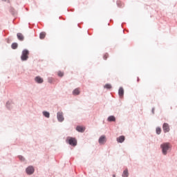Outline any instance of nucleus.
Listing matches in <instances>:
<instances>
[{"instance_id": "f257e3e1", "label": "nucleus", "mask_w": 177, "mask_h": 177, "mask_svg": "<svg viewBox=\"0 0 177 177\" xmlns=\"http://www.w3.org/2000/svg\"><path fill=\"white\" fill-rule=\"evenodd\" d=\"M160 149L162 154L163 156H167V154H168V151L171 150V144L169 142H163L160 145Z\"/></svg>"}, {"instance_id": "f03ea898", "label": "nucleus", "mask_w": 177, "mask_h": 177, "mask_svg": "<svg viewBox=\"0 0 177 177\" xmlns=\"http://www.w3.org/2000/svg\"><path fill=\"white\" fill-rule=\"evenodd\" d=\"M28 55H30V52L28 51V50H24L21 55V60H22V62H26V60H28Z\"/></svg>"}, {"instance_id": "7ed1b4c3", "label": "nucleus", "mask_w": 177, "mask_h": 177, "mask_svg": "<svg viewBox=\"0 0 177 177\" xmlns=\"http://www.w3.org/2000/svg\"><path fill=\"white\" fill-rule=\"evenodd\" d=\"M35 171V169H34V167H32V166H28L26 169V172L28 175H32V174H34Z\"/></svg>"}, {"instance_id": "20e7f679", "label": "nucleus", "mask_w": 177, "mask_h": 177, "mask_svg": "<svg viewBox=\"0 0 177 177\" xmlns=\"http://www.w3.org/2000/svg\"><path fill=\"white\" fill-rule=\"evenodd\" d=\"M57 118L59 122H63V121H64V116H63V112L62 111L57 112Z\"/></svg>"}, {"instance_id": "39448f33", "label": "nucleus", "mask_w": 177, "mask_h": 177, "mask_svg": "<svg viewBox=\"0 0 177 177\" xmlns=\"http://www.w3.org/2000/svg\"><path fill=\"white\" fill-rule=\"evenodd\" d=\"M67 140L71 146H77V140L73 138H68Z\"/></svg>"}, {"instance_id": "423d86ee", "label": "nucleus", "mask_w": 177, "mask_h": 177, "mask_svg": "<svg viewBox=\"0 0 177 177\" xmlns=\"http://www.w3.org/2000/svg\"><path fill=\"white\" fill-rule=\"evenodd\" d=\"M106 136H101L98 140V142L100 145H104L106 143Z\"/></svg>"}, {"instance_id": "0eeeda50", "label": "nucleus", "mask_w": 177, "mask_h": 177, "mask_svg": "<svg viewBox=\"0 0 177 177\" xmlns=\"http://www.w3.org/2000/svg\"><path fill=\"white\" fill-rule=\"evenodd\" d=\"M162 128L165 133H167L169 131V125L168 124V123H164Z\"/></svg>"}, {"instance_id": "6e6552de", "label": "nucleus", "mask_w": 177, "mask_h": 177, "mask_svg": "<svg viewBox=\"0 0 177 177\" xmlns=\"http://www.w3.org/2000/svg\"><path fill=\"white\" fill-rule=\"evenodd\" d=\"M35 82H37V84H42V82H44V79H42L39 76H37L36 77H35Z\"/></svg>"}, {"instance_id": "1a4fd4ad", "label": "nucleus", "mask_w": 177, "mask_h": 177, "mask_svg": "<svg viewBox=\"0 0 177 177\" xmlns=\"http://www.w3.org/2000/svg\"><path fill=\"white\" fill-rule=\"evenodd\" d=\"M118 143H123V142L125 140V137L124 136H120L116 139Z\"/></svg>"}, {"instance_id": "9d476101", "label": "nucleus", "mask_w": 177, "mask_h": 177, "mask_svg": "<svg viewBox=\"0 0 177 177\" xmlns=\"http://www.w3.org/2000/svg\"><path fill=\"white\" fill-rule=\"evenodd\" d=\"M118 95L120 97H122V96H124V88L122 87H120L118 91Z\"/></svg>"}, {"instance_id": "9b49d317", "label": "nucleus", "mask_w": 177, "mask_h": 177, "mask_svg": "<svg viewBox=\"0 0 177 177\" xmlns=\"http://www.w3.org/2000/svg\"><path fill=\"white\" fill-rule=\"evenodd\" d=\"M76 130L77 131V132H84L85 131V127H82L81 126H77L76 127Z\"/></svg>"}, {"instance_id": "f8f14e48", "label": "nucleus", "mask_w": 177, "mask_h": 177, "mask_svg": "<svg viewBox=\"0 0 177 177\" xmlns=\"http://www.w3.org/2000/svg\"><path fill=\"white\" fill-rule=\"evenodd\" d=\"M17 38L19 41H24V36H23V34L21 33H17Z\"/></svg>"}, {"instance_id": "ddd939ff", "label": "nucleus", "mask_w": 177, "mask_h": 177, "mask_svg": "<svg viewBox=\"0 0 177 177\" xmlns=\"http://www.w3.org/2000/svg\"><path fill=\"white\" fill-rule=\"evenodd\" d=\"M42 114L44 117H46V118H49V117H50V113L46 111H44Z\"/></svg>"}, {"instance_id": "4468645a", "label": "nucleus", "mask_w": 177, "mask_h": 177, "mask_svg": "<svg viewBox=\"0 0 177 177\" xmlns=\"http://www.w3.org/2000/svg\"><path fill=\"white\" fill-rule=\"evenodd\" d=\"M122 177H128L129 176V173L128 172V169H126L125 170H124L122 174Z\"/></svg>"}, {"instance_id": "2eb2a0df", "label": "nucleus", "mask_w": 177, "mask_h": 177, "mask_svg": "<svg viewBox=\"0 0 177 177\" xmlns=\"http://www.w3.org/2000/svg\"><path fill=\"white\" fill-rule=\"evenodd\" d=\"M80 88H75L73 91V95H74V96H77V95H80Z\"/></svg>"}, {"instance_id": "dca6fc26", "label": "nucleus", "mask_w": 177, "mask_h": 177, "mask_svg": "<svg viewBox=\"0 0 177 177\" xmlns=\"http://www.w3.org/2000/svg\"><path fill=\"white\" fill-rule=\"evenodd\" d=\"M107 121H109V122H113L115 121V117H114V115H111L108 118Z\"/></svg>"}, {"instance_id": "f3484780", "label": "nucleus", "mask_w": 177, "mask_h": 177, "mask_svg": "<svg viewBox=\"0 0 177 177\" xmlns=\"http://www.w3.org/2000/svg\"><path fill=\"white\" fill-rule=\"evenodd\" d=\"M46 35V33H45L44 32H41L39 35L40 39H44V38H45Z\"/></svg>"}, {"instance_id": "a211bd4d", "label": "nucleus", "mask_w": 177, "mask_h": 177, "mask_svg": "<svg viewBox=\"0 0 177 177\" xmlns=\"http://www.w3.org/2000/svg\"><path fill=\"white\" fill-rule=\"evenodd\" d=\"M156 133L157 135H160V133H161V128L160 127L156 128Z\"/></svg>"}, {"instance_id": "6ab92c4d", "label": "nucleus", "mask_w": 177, "mask_h": 177, "mask_svg": "<svg viewBox=\"0 0 177 177\" xmlns=\"http://www.w3.org/2000/svg\"><path fill=\"white\" fill-rule=\"evenodd\" d=\"M12 49H17V43H13L12 44Z\"/></svg>"}, {"instance_id": "aec40b11", "label": "nucleus", "mask_w": 177, "mask_h": 177, "mask_svg": "<svg viewBox=\"0 0 177 177\" xmlns=\"http://www.w3.org/2000/svg\"><path fill=\"white\" fill-rule=\"evenodd\" d=\"M104 88H106V89H111V84H107L104 86Z\"/></svg>"}, {"instance_id": "412c9836", "label": "nucleus", "mask_w": 177, "mask_h": 177, "mask_svg": "<svg viewBox=\"0 0 177 177\" xmlns=\"http://www.w3.org/2000/svg\"><path fill=\"white\" fill-rule=\"evenodd\" d=\"M48 82H49V84H52V82H53V78L48 77Z\"/></svg>"}, {"instance_id": "4be33fe9", "label": "nucleus", "mask_w": 177, "mask_h": 177, "mask_svg": "<svg viewBox=\"0 0 177 177\" xmlns=\"http://www.w3.org/2000/svg\"><path fill=\"white\" fill-rule=\"evenodd\" d=\"M63 75H64V73L62 71H59L58 72V76L59 77H63Z\"/></svg>"}, {"instance_id": "5701e85b", "label": "nucleus", "mask_w": 177, "mask_h": 177, "mask_svg": "<svg viewBox=\"0 0 177 177\" xmlns=\"http://www.w3.org/2000/svg\"><path fill=\"white\" fill-rule=\"evenodd\" d=\"M19 158L20 161H26V159L22 156H19Z\"/></svg>"}, {"instance_id": "b1692460", "label": "nucleus", "mask_w": 177, "mask_h": 177, "mask_svg": "<svg viewBox=\"0 0 177 177\" xmlns=\"http://www.w3.org/2000/svg\"><path fill=\"white\" fill-rule=\"evenodd\" d=\"M107 57H109V54H105V55H104V60H106V59H107Z\"/></svg>"}, {"instance_id": "393cba45", "label": "nucleus", "mask_w": 177, "mask_h": 177, "mask_svg": "<svg viewBox=\"0 0 177 177\" xmlns=\"http://www.w3.org/2000/svg\"><path fill=\"white\" fill-rule=\"evenodd\" d=\"M7 107H9V102H7Z\"/></svg>"}, {"instance_id": "a878e982", "label": "nucleus", "mask_w": 177, "mask_h": 177, "mask_svg": "<svg viewBox=\"0 0 177 177\" xmlns=\"http://www.w3.org/2000/svg\"><path fill=\"white\" fill-rule=\"evenodd\" d=\"M152 113L154 114V109H152Z\"/></svg>"}, {"instance_id": "bb28decb", "label": "nucleus", "mask_w": 177, "mask_h": 177, "mask_svg": "<svg viewBox=\"0 0 177 177\" xmlns=\"http://www.w3.org/2000/svg\"><path fill=\"white\" fill-rule=\"evenodd\" d=\"M1 1H3L4 2H6V0H1Z\"/></svg>"}, {"instance_id": "cd10ccee", "label": "nucleus", "mask_w": 177, "mask_h": 177, "mask_svg": "<svg viewBox=\"0 0 177 177\" xmlns=\"http://www.w3.org/2000/svg\"><path fill=\"white\" fill-rule=\"evenodd\" d=\"M113 177H115V174L113 175Z\"/></svg>"}]
</instances>
